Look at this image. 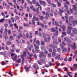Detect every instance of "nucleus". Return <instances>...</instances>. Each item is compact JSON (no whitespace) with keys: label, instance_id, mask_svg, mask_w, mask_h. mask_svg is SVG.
Listing matches in <instances>:
<instances>
[{"label":"nucleus","instance_id":"f257e3e1","mask_svg":"<svg viewBox=\"0 0 77 77\" xmlns=\"http://www.w3.org/2000/svg\"><path fill=\"white\" fill-rule=\"evenodd\" d=\"M23 54L21 55V58H22V64H23L24 63V62L25 61V58H24L23 57L26 56V52L25 51L23 52Z\"/></svg>","mask_w":77,"mask_h":77},{"label":"nucleus","instance_id":"f03ea898","mask_svg":"<svg viewBox=\"0 0 77 77\" xmlns=\"http://www.w3.org/2000/svg\"><path fill=\"white\" fill-rule=\"evenodd\" d=\"M42 14L44 15H45L46 16L45 17V18L46 20H47L48 18V17H50L49 14L48 12H46L43 11L42 12Z\"/></svg>","mask_w":77,"mask_h":77},{"label":"nucleus","instance_id":"7ed1b4c3","mask_svg":"<svg viewBox=\"0 0 77 77\" xmlns=\"http://www.w3.org/2000/svg\"><path fill=\"white\" fill-rule=\"evenodd\" d=\"M37 62L39 65H42V63H45V60L41 58L40 60H38Z\"/></svg>","mask_w":77,"mask_h":77},{"label":"nucleus","instance_id":"20e7f679","mask_svg":"<svg viewBox=\"0 0 77 77\" xmlns=\"http://www.w3.org/2000/svg\"><path fill=\"white\" fill-rule=\"evenodd\" d=\"M64 41H66V42H67L68 43H71L72 41L69 38H67L66 37L64 38Z\"/></svg>","mask_w":77,"mask_h":77},{"label":"nucleus","instance_id":"39448f33","mask_svg":"<svg viewBox=\"0 0 77 77\" xmlns=\"http://www.w3.org/2000/svg\"><path fill=\"white\" fill-rule=\"evenodd\" d=\"M33 67L35 69H38L39 68L38 64L36 63H35L34 64Z\"/></svg>","mask_w":77,"mask_h":77},{"label":"nucleus","instance_id":"423d86ee","mask_svg":"<svg viewBox=\"0 0 77 77\" xmlns=\"http://www.w3.org/2000/svg\"><path fill=\"white\" fill-rule=\"evenodd\" d=\"M39 2L41 5H42L44 6L46 5V3L45 1H43L42 0H39Z\"/></svg>","mask_w":77,"mask_h":77},{"label":"nucleus","instance_id":"0eeeda50","mask_svg":"<svg viewBox=\"0 0 77 77\" xmlns=\"http://www.w3.org/2000/svg\"><path fill=\"white\" fill-rule=\"evenodd\" d=\"M72 31V33H74V34H77V28H73Z\"/></svg>","mask_w":77,"mask_h":77},{"label":"nucleus","instance_id":"6e6552de","mask_svg":"<svg viewBox=\"0 0 77 77\" xmlns=\"http://www.w3.org/2000/svg\"><path fill=\"white\" fill-rule=\"evenodd\" d=\"M39 57H40L41 58L46 59V55H45V54H42H42H40V55H39Z\"/></svg>","mask_w":77,"mask_h":77},{"label":"nucleus","instance_id":"1a4fd4ad","mask_svg":"<svg viewBox=\"0 0 77 77\" xmlns=\"http://www.w3.org/2000/svg\"><path fill=\"white\" fill-rule=\"evenodd\" d=\"M19 35H17V39H20V38L23 37V34L21 33H20L18 34Z\"/></svg>","mask_w":77,"mask_h":77},{"label":"nucleus","instance_id":"9d476101","mask_svg":"<svg viewBox=\"0 0 77 77\" xmlns=\"http://www.w3.org/2000/svg\"><path fill=\"white\" fill-rule=\"evenodd\" d=\"M53 44H54V45L56 44V45H58V42H57V39H54V41L53 42Z\"/></svg>","mask_w":77,"mask_h":77},{"label":"nucleus","instance_id":"9b49d317","mask_svg":"<svg viewBox=\"0 0 77 77\" xmlns=\"http://www.w3.org/2000/svg\"><path fill=\"white\" fill-rule=\"evenodd\" d=\"M36 6H38V8H40V10H42V7L40 6V5L38 3H36Z\"/></svg>","mask_w":77,"mask_h":77},{"label":"nucleus","instance_id":"f8f14e48","mask_svg":"<svg viewBox=\"0 0 77 77\" xmlns=\"http://www.w3.org/2000/svg\"><path fill=\"white\" fill-rule=\"evenodd\" d=\"M30 8L31 9L33 10L34 12H36V9L33 6H30Z\"/></svg>","mask_w":77,"mask_h":77},{"label":"nucleus","instance_id":"ddd939ff","mask_svg":"<svg viewBox=\"0 0 77 77\" xmlns=\"http://www.w3.org/2000/svg\"><path fill=\"white\" fill-rule=\"evenodd\" d=\"M64 9L63 7L61 8V9H59V11L62 13H63L64 12V10H63Z\"/></svg>","mask_w":77,"mask_h":77},{"label":"nucleus","instance_id":"4468645a","mask_svg":"<svg viewBox=\"0 0 77 77\" xmlns=\"http://www.w3.org/2000/svg\"><path fill=\"white\" fill-rule=\"evenodd\" d=\"M32 19L33 20H34V19H35L36 21H39V20L38 18L37 17L35 16H33V18H32Z\"/></svg>","mask_w":77,"mask_h":77},{"label":"nucleus","instance_id":"2eb2a0df","mask_svg":"<svg viewBox=\"0 0 77 77\" xmlns=\"http://www.w3.org/2000/svg\"><path fill=\"white\" fill-rule=\"evenodd\" d=\"M24 69H25V71L26 72H27L29 71V69L28 67H26L25 66L24 67Z\"/></svg>","mask_w":77,"mask_h":77},{"label":"nucleus","instance_id":"dca6fc26","mask_svg":"<svg viewBox=\"0 0 77 77\" xmlns=\"http://www.w3.org/2000/svg\"><path fill=\"white\" fill-rule=\"evenodd\" d=\"M60 54H56V57H54L55 59H57L58 58H60Z\"/></svg>","mask_w":77,"mask_h":77},{"label":"nucleus","instance_id":"f3484780","mask_svg":"<svg viewBox=\"0 0 77 77\" xmlns=\"http://www.w3.org/2000/svg\"><path fill=\"white\" fill-rule=\"evenodd\" d=\"M32 54H29V57H28L27 58V59H29L31 58V57L33 56Z\"/></svg>","mask_w":77,"mask_h":77},{"label":"nucleus","instance_id":"a211bd4d","mask_svg":"<svg viewBox=\"0 0 77 77\" xmlns=\"http://www.w3.org/2000/svg\"><path fill=\"white\" fill-rule=\"evenodd\" d=\"M49 48H55L56 47H57V46H55L54 47V45L52 44H51L49 45Z\"/></svg>","mask_w":77,"mask_h":77},{"label":"nucleus","instance_id":"6ab92c4d","mask_svg":"<svg viewBox=\"0 0 77 77\" xmlns=\"http://www.w3.org/2000/svg\"><path fill=\"white\" fill-rule=\"evenodd\" d=\"M72 6L73 7V8H74V9H73V10L74 11H75L76 12H77V8L76 6L75 5H73Z\"/></svg>","mask_w":77,"mask_h":77},{"label":"nucleus","instance_id":"aec40b11","mask_svg":"<svg viewBox=\"0 0 77 77\" xmlns=\"http://www.w3.org/2000/svg\"><path fill=\"white\" fill-rule=\"evenodd\" d=\"M73 67H70V69H72L74 68L75 67V66H77V64H74L73 65Z\"/></svg>","mask_w":77,"mask_h":77},{"label":"nucleus","instance_id":"412c9836","mask_svg":"<svg viewBox=\"0 0 77 77\" xmlns=\"http://www.w3.org/2000/svg\"><path fill=\"white\" fill-rule=\"evenodd\" d=\"M17 54L15 55V57L12 58V60L14 61H16L17 60Z\"/></svg>","mask_w":77,"mask_h":77},{"label":"nucleus","instance_id":"4be33fe9","mask_svg":"<svg viewBox=\"0 0 77 77\" xmlns=\"http://www.w3.org/2000/svg\"><path fill=\"white\" fill-rule=\"evenodd\" d=\"M73 17L72 16H70L69 17V20L70 21H72L73 20Z\"/></svg>","mask_w":77,"mask_h":77},{"label":"nucleus","instance_id":"5701e85b","mask_svg":"<svg viewBox=\"0 0 77 77\" xmlns=\"http://www.w3.org/2000/svg\"><path fill=\"white\" fill-rule=\"evenodd\" d=\"M33 48V45H31L30 46H28V49L29 50H31L32 48Z\"/></svg>","mask_w":77,"mask_h":77},{"label":"nucleus","instance_id":"b1692460","mask_svg":"<svg viewBox=\"0 0 77 77\" xmlns=\"http://www.w3.org/2000/svg\"><path fill=\"white\" fill-rule=\"evenodd\" d=\"M45 43L43 41H41V45L42 46H44L45 45Z\"/></svg>","mask_w":77,"mask_h":77},{"label":"nucleus","instance_id":"393cba45","mask_svg":"<svg viewBox=\"0 0 77 77\" xmlns=\"http://www.w3.org/2000/svg\"><path fill=\"white\" fill-rule=\"evenodd\" d=\"M72 48L73 50H75L76 49V46H75L73 45L70 47Z\"/></svg>","mask_w":77,"mask_h":77},{"label":"nucleus","instance_id":"a878e982","mask_svg":"<svg viewBox=\"0 0 77 77\" xmlns=\"http://www.w3.org/2000/svg\"><path fill=\"white\" fill-rule=\"evenodd\" d=\"M32 25H34V26H35V20H33L32 19Z\"/></svg>","mask_w":77,"mask_h":77},{"label":"nucleus","instance_id":"bb28decb","mask_svg":"<svg viewBox=\"0 0 77 77\" xmlns=\"http://www.w3.org/2000/svg\"><path fill=\"white\" fill-rule=\"evenodd\" d=\"M34 47H35L36 49H38L39 48V47L38 46H37L36 44H34Z\"/></svg>","mask_w":77,"mask_h":77},{"label":"nucleus","instance_id":"cd10ccee","mask_svg":"<svg viewBox=\"0 0 77 77\" xmlns=\"http://www.w3.org/2000/svg\"><path fill=\"white\" fill-rule=\"evenodd\" d=\"M72 29H73V27H71L70 26H69L67 27V29L71 30Z\"/></svg>","mask_w":77,"mask_h":77},{"label":"nucleus","instance_id":"c85d7f7f","mask_svg":"<svg viewBox=\"0 0 77 77\" xmlns=\"http://www.w3.org/2000/svg\"><path fill=\"white\" fill-rule=\"evenodd\" d=\"M62 29H63V31H65V29H66L65 28V26L64 25H63L62 26Z\"/></svg>","mask_w":77,"mask_h":77},{"label":"nucleus","instance_id":"c756f323","mask_svg":"<svg viewBox=\"0 0 77 77\" xmlns=\"http://www.w3.org/2000/svg\"><path fill=\"white\" fill-rule=\"evenodd\" d=\"M52 56L53 57H55L56 56V53L55 52H53L52 53Z\"/></svg>","mask_w":77,"mask_h":77},{"label":"nucleus","instance_id":"7c9ffc66","mask_svg":"<svg viewBox=\"0 0 77 77\" xmlns=\"http://www.w3.org/2000/svg\"><path fill=\"white\" fill-rule=\"evenodd\" d=\"M67 49L66 48H64L62 50L63 53H66V52Z\"/></svg>","mask_w":77,"mask_h":77},{"label":"nucleus","instance_id":"2f4dec72","mask_svg":"<svg viewBox=\"0 0 77 77\" xmlns=\"http://www.w3.org/2000/svg\"><path fill=\"white\" fill-rule=\"evenodd\" d=\"M3 54L4 57H5V55H8V52H7V51H5L3 52Z\"/></svg>","mask_w":77,"mask_h":77},{"label":"nucleus","instance_id":"473e14b6","mask_svg":"<svg viewBox=\"0 0 77 77\" xmlns=\"http://www.w3.org/2000/svg\"><path fill=\"white\" fill-rule=\"evenodd\" d=\"M51 31L52 32H54L55 31V29L54 28H52L51 29Z\"/></svg>","mask_w":77,"mask_h":77},{"label":"nucleus","instance_id":"72a5a7b5","mask_svg":"<svg viewBox=\"0 0 77 77\" xmlns=\"http://www.w3.org/2000/svg\"><path fill=\"white\" fill-rule=\"evenodd\" d=\"M12 43L11 42L9 41H8L7 42V44L8 45H9L11 44Z\"/></svg>","mask_w":77,"mask_h":77},{"label":"nucleus","instance_id":"f704fd0d","mask_svg":"<svg viewBox=\"0 0 77 77\" xmlns=\"http://www.w3.org/2000/svg\"><path fill=\"white\" fill-rule=\"evenodd\" d=\"M57 4L58 5V7H60V6L61 5V3L59 2H57Z\"/></svg>","mask_w":77,"mask_h":77},{"label":"nucleus","instance_id":"c9c22d12","mask_svg":"<svg viewBox=\"0 0 77 77\" xmlns=\"http://www.w3.org/2000/svg\"><path fill=\"white\" fill-rule=\"evenodd\" d=\"M17 62L18 63H21V59H20V58H19L18 59V60H17Z\"/></svg>","mask_w":77,"mask_h":77},{"label":"nucleus","instance_id":"e433bc0d","mask_svg":"<svg viewBox=\"0 0 77 77\" xmlns=\"http://www.w3.org/2000/svg\"><path fill=\"white\" fill-rule=\"evenodd\" d=\"M26 38H29V34H28V33H27L26 34Z\"/></svg>","mask_w":77,"mask_h":77},{"label":"nucleus","instance_id":"4c0bfd02","mask_svg":"<svg viewBox=\"0 0 77 77\" xmlns=\"http://www.w3.org/2000/svg\"><path fill=\"white\" fill-rule=\"evenodd\" d=\"M48 64L49 66H51L53 65V63H51V62H49Z\"/></svg>","mask_w":77,"mask_h":77},{"label":"nucleus","instance_id":"58836bf2","mask_svg":"<svg viewBox=\"0 0 77 77\" xmlns=\"http://www.w3.org/2000/svg\"><path fill=\"white\" fill-rule=\"evenodd\" d=\"M36 44H37L38 45H40V42L38 40H37L36 41Z\"/></svg>","mask_w":77,"mask_h":77},{"label":"nucleus","instance_id":"ea45409f","mask_svg":"<svg viewBox=\"0 0 77 77\" xmlns=\"http://www.w3.org/2000/svg\"><path fill=\"white\" fill-rule=\"evenodd\" d=\"M58 42L59 43H61V39L60 38H59L58 39Z\"/></svg>","mask_w":77,"mask_h":77},{"label":"nucleus","instance_id":"a19ab883","mask_svg":"<svg viewBox=\"0 0 77 77\" xmlns=\"http://www.w3.org/2000/svg\"><path fill=\"white\" fill-rule=\"evenodd\" d=\"M71 33V31L70 30H68L67 31V33L68 35H70Z\"/></svg>","mask_w":77,"mask_h":77},{"label":"nucleus","instance_id":"79ce46f5","mask_svg":"<svg viewBox=\"0 0 77 77\" xmlns=\"http://www.w3.org/2000/svg\"><path fill=\"white\" fill-rule=\"evenodd\" d=\"M42 36L43 38H45L46 36V34L45 33H42Z\"/></svg>","mask_w":77,"mask_h":77},{"label":"nucleus","instance_id":"37998d69","mask_svg":"<svg viewBox=\"0 0 77 77\" xmlns=\"http://www.w3.org/2000/svg\"><path fill=\"white\" fill-rule=\"evenodd\" d=\"M69 4H70L69 2L68 1H66V2L64 3V4L67 5H69Z\"/></svg>","mask_w":77,"mask_h":77},{"label":"nucleus","instance_id":"c03bdc74","mask_svg":"<svg viewBox=\"0 0 77 77\" xmlns=\"http://www.w3.org/2000/svg\"><path fill=\"white\" fill-rule=\"evenodd\" d=\"M58 31H56V33L55 34V36L56 37L58 36Z\"/></svg>","mask_w":77,"mask_h":77},{"label":"nucleus","instance_id":"a18cd8bd","mask_svg":"<svg viewBox=\"0 0 77 77\" xmlns=\"http://www.w3.org/2000/svg\"><path fill=\"white\" fill-rule=\"evenodd\" d=\"M23 26L25 27H26L29 26V24H26L25 23H23Z\"/></svg>","mask_w":77,"mask_h":77},{"label":"nucleus","instance_id":"49530a36","mask_svg":"<svg viewBox=\"0 0 77 77\" xmlns=\"http://www.w3.org/2000/svg\"><path fill=\"white\" fill-rule=\"evenodd\" d=\"M33 56V57L35 59L37 58V56L36 55V54H34Z\"/></svg>","mask_w":77,"mask_h":77},{"label":"nucleus","instance_id":"de8ad7c7","mask_svg":"<svg viewBox=\"0 0 77 77\" xmlns=\"http://www.w3.org/2000/svg\"><path fill=\"white\" fill-rule=\"evenodd\" d=\"M4 38L5 39V41H6V40L8 39V37L7 35H5L4 36Z\"/></svg>","mask_w":77,"mask_h":77},{"label":"nucleus","instance_id":"09e8293b","mask_svg":"<svg viewBox=\"0 0 77 77\" xmlns=\"http://www.w3.org/2000/svg\"><path fill=\"white\" fill-rule=\"evenodd\" d=\"M44 18V17L42 16L40 17V20H43Z\"/></svg>","mask_w":77,"mask_h":77},{"label":"nucleus","instance_id":"8fccbe9b","mask_svg":"<svg viewBox=\"0 0 77 77\" xmlns=\"http://www.w3.org/2000/svg\"><path fill=\"white\" fill-rule=\"evenodd\" d=\"M40 25L41 27L42 28H43L44 26V25L42 23H40Z\"/></svg>","mask_w":77,"mask_h":77},{"label":"nucleus","instance_id":"3c124183","mask_svg":"<svg viewBox=\"0 0 77 77\" xmlns=\"http://www.w3.org/2000/svg\"><path fill=\"white\" fill-rule=\"evenodd\" d=\"M38 9V8L36 9V12H37V14H39V11Z\"/></svg>","mask_w":77,"mask_h":77},{"label":"nucleus","instance_id":"603ef678","mask_svg":"<svg viewBox=\"0 0 77 77\" xmlns=\"http://www.w3.org/2000/svg\"><path fill=\"white\" fill-rule=\"evenodd\" d=\"M36 38H34L33 39V43H35V42H36Z\"/></svg>","mask_w":77,"mask_h":77},{"label":"nucleus","instance_id":"864d4df0","mask_svg":"<svg viewBox=\"0 0 77 77\" xmlns=\"http://www.w3.org/2000/svg\"><path fill=\"white\" fill-rule=\"evenodd\" d=\"M52 51H53V50L51 48H49L48 51H49V52L51 53Z\"/></svg>","mask_w":77,"mask_h":77},{"label":"nucleus","instance_id":"5fc2aeb1","mask_svg":"<svg viewBox=\"0 0 77 77\" xmlns=\"http://www.w3.org/2000/svg\"><path fill=\"white\" fill-rule=\"evenodd\" d=\"M62 44L64 46H65L66 45V44L64 42H62Z\"/></svg>","mask_w":77,"mask_h":77},{"label":"nucleus","instance_id":"6e6d98bb","mask_svg":"<svg viewBox=\"0 0 77 77\" xmlns=\"http://www.w3.org/2000/svg\"><path fill=\"white\" fill-rule=\"evenodd\" d=\"M55 25L56 26H58L59 23L57 22H55Z\"/></svg>","mask_w":77,"mask_h":77},{"label":"nucleus","instance_id":"4d7b16f0","mask_svg":"<svg viewBox=\"0 0 77 77\" xmlns=\"http://www.w3.org/2000/svg\"><path fill=\"white\" fill-rule=\"evenodd\" d=\"M48 3L49 4H51V1L50 0H47Z\"/></svg>","mask_w":77,"mask_h":77},{"label":"nucleus","instance_id":"13d9d810","mask_svg":"<svg viewBox=\"0 0 77 77\" xmlns=\"http://www.w3.org/2000/svg\"><path fill=\"white\" fill-rule=\"evenodd\" d=\"M29 17L30 18H31L32 17V14L31 13L29 14Z\"/></svg>","mask_w":77,"mask_h":77},{"label":"nucleus","instance_id":"bf43d9fd","mask_svg":"<svg viewBox=\"0 0 77 77\" xmlns=\"http://www.w3.org/2000/svg\"><path fill=\"white\" fill-rule=\"evenodd\" d=\"M69 61L71 62L72 60V57H70L68 59Z\"/></svg>","mask_w":77,"mask_h":77},{"label":"nucleus","instance_id":"052dcab7","mask_svg":"<svg viewBox=\"0 0 77 77\" xmlns=\"http://www.w3.org/2000/svg\"><path fill=\"white\" fill-rule=\"evenodd\" d=\"M8 74L9 75H10L11 76H13V75L11 74V71H10V72H8Z\"/></svg>","mask_w":77,"mask_h":77},{"label":"nucleus","instance_id":"680f3d73","mask_svg":"<svg viewBox=\"0 0 77 77\" xmlns=\"http://www.w3.org/2000/svg\"><path fill=\"white\" fill-rule=\"evenodd\" d=\"M10 39L11 40H13L14 38L13 36H11L9 37Z\"/></svg>","mask_w":77,"mask_h":77},{"label":"nucleus","instance_id":"e2e57ef3","mask_svg":"<svg viewBox=\"0 0 77 77\" xmlns=\"http://www.w3.org/2000/svg\"><path fill=\"white\" fill-rule=\"evenodd\" d=\"M44 54H48V52L47 50H45V51H44Z\"/></svg>","mask_w":77,"mask_h":77},{"label":"nucleus","instance_id":"0e129e2a","mask_svg":"<svg viewBox=\"0 0 77 77\" xmlns=\"http://www.w3.org/2000/svg\"><path fill=\"white\" fill-rule=\"evenodd\" d=\"M38 31H36L35 32V35H38Z\"/></svg>","mask_w":77,"mask_h":77},{"label":"nucleus","instance_id":"69168bd1","mask_svg":"<svg viewBox=\"0 0 77 77\" xmlns=\"http://www.w3.org/2000/svg\"><path fill=\"white\" fill-rule=\"evenodd\" d=\"M17 31L18 32H19L20 33H22V31H21V30L20 29H18L17 30Z\"/></svg>","mask_w":77,"mask_h":77},{"label":"nucleus","instance_id":"338daca9","mask_svg":"<svg viewBox=\"0 0 77 77\" xmlns=\"http://www.w3.org/2000/svg\"><path fill=\"white\" fill-rule=\"evenodd\" d=\"M7 32L8 34H9L10 33H11V31L10 30H8Z\"/></svg>","mask_w":77,"mask_h":77},{"label":"nucleus","instance_id":"774afa93","mask_svg":"<svg viewBox=\"0 0 77 77\" xmlns=\"http://www.w3.org/2000/svg\"><path fill=\"white\" fill-rule=\"evenodd\" d=\"M42 50H45L46 48L45 47H42Z\"/></svg>","mask_w":77,"mask_h":77}]
</instances>
